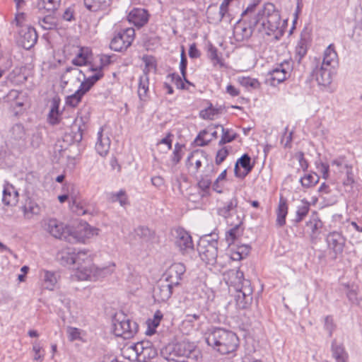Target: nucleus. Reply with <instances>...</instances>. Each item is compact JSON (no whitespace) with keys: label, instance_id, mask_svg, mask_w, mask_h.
<instances>
[{"label":"nucleus","instance_id":"6e6d98bb","mask_svg":"<svg viewBox=\"0 0 362 362\" xmlns=\"http://www.w3.org/2000/svg\"><path fill=\"white\" fill-rule=\"evenodd\" d=\"M318 181L319 177L316 173L305 175L300 180L302 186L307 188L315 185Z\"/></svg>","mask_w":362,"mask_h":362},{"label":"nucleus","instance_id":"20e7f679","mask_svg":"<svg viewBox=\"0 0 362 362\" xmlns=\"http://www.w3.org/2000/svg\"><path fill=\"white\" fill-rule=\"evenodd\" d=\"M192 351L185 342L170 344L160 350V356L168 362H189Z\"/></svg>","mask_w":362,"mask_h":362},{"label":"nucleus","instance_id":"cd10ccee","mask_svg":"<svg viewBox=\"0 0 362 362\" xmlns=\"http://www.w3.org/2000/svg\"><path fill=\"white\" fill-rule=\"evenodd\" d=\"M73 49L76 57L72 59V64L76 66L86 65L90 54V50L88 47H73Z\"/></svg>","mask_w":362,"mask_h":362},{"label":"nucleus","instance_id":"72a5a7b5","mask_svg":"<svg viewBox=\"0 0 362 362\" xmlns=\"http://www.w3.org/2000/svg\"><path fill=\"white\" fill-rule=\"evenodd\" d=\"M112 1V0H83L86 8L93 12L107 10Z\"/></svg>","mask_w":362,"mask_h":362},{"label":"nucleus","instance_id":"39448f33","mask_svg":"<svg viewBox=\"0 0 362 362\" xmlns=\"http://www.w3.org/2000/svg\"><path fill=\"white\" fill-rule=\"evenodd\" d=\"M138 330L136 322L130 320L123 313L117 314L112 320V332L116 337L132 338Z\"/></svg>","mask_w":362,"mask_h":362},{"label":"nucleus","instance_id":"0e129e2a","mask_svg":"<svg viewBox=\"0 0 362 362\" xmlns=\"http://www.w3.org/2000/svg\"><path fill=\"white\" fill-rule=\"evenodd\" d=\"M315 166L317 171L322 174L325 180H327L329 177V165L328 163H323L321 160H317L315 162Z\"/></svg>","mask_w":362,"mask_h":362},{"label":"nucleus","instance_id":"e433bc0d","mask_svg":"<svg viewBox=\"0 0 362 362\" xmlns=\"http://www.w3.org/2000/svg\"><path fill=\"white\" fill-rule=\"evenodd\" d=\"M115 266L114 262H109L108 264L102 267H98L94 264L93 281L105 278L112 274L115 272Z\"/></svg>","mask_w":362,"mask_h":362},{"label":"nucleus","instance_id":"c85d7f7f","mask_svg":"<svg viewBox=\"0 0 362 362\" xmlns=\"http://www.w3.org/2000/svg\"><path fill=\"white\" fill-rule=\"evenodd\" d=\"M103 127L98 132V141L95 144V150L101 156H105L109 152L110 140L108 136L103 135Z\"/></svg>","mask_w":362,"mask_h":362},{"label":"nucleus","instance_id":"a19ab883","mask_svg":"<svg viewBox=\"0 0 362 362\" xmlns=\"http://www.w3.org/2000/svg\"><path fill=\"white\" fill-rule=\"evenodd\" d=\"M332 171L335 174H341L351 167L348 164L344 156H339L333 159L330 163Z\"/></svg>","mask_w":362,"mask_h":362},{"label":"nucleus","instance_id":"aec40b11","mask_svg":"<svg viewBox=\"0 0 362 362\" xmlns=\"http://www.w3.org/2000/svg\"><path fill=\"white\" fill-rule=\"evenodd\" d=\"M129 22L134 25L141 28L148 21V13L144 8H133L128 14Z\"/></svg>","mask_w":362,"mask_h":362},{"label":"nucleus","instance_id":"f03ea898","mask_svg":"<svg viewBox=\"0 0 362 362\" xmlns=\"http://www.w3.org/2000/svg\"><path fill=\"white\" fill-rule=\"evenodd\" d=\"M206 342L214 351L225 355L235 351L238 346V338L232 331L214 327L206 333Z\"/></svg>","mask_w":362,"mask_h":362},{"label":"nucleus","instance_id":"f8f14e48","mask_svg":"<svg viewBox=\"0 0 362 362\" xmlns=\"http://www.w3.org/2000/svg\"><path fill=\"white\" fill-rule=\"evenodd\" d=\"M139 355V362H146L147 360L153 358L157 356V350L153 346L152 342L144 340L134 344L132 349Z\"/></svg>","mask_w":362,"mask_h":362},{"label":"nucleus","instance_id":"c756f323","mask_svg":"<svg viewBox=\"0 0 362 362\" xmlns=\"http://www.w3.org/2000/svg\"><path fill=\"white\" fill-rule=\"evenodd\" d=\"M3 203L6 206H15L18 202V192L12 185H6L3 191Z\"/></svg>","mask_w":362,"mask_h":362},{"label":"nucleus","instance_id":"412c9836","mask_svg":"<svg viewBox=\"0 0 362 362\" xmlns=\"http://www.w3.org/2000/svg\"><path fill=\"white\" fill-rule=\"evenodd\" d=\"M332 69L320 65L313 71V76L320 86H327L332 83Z\"/></svg>","mask_w":362,"mask_h":362},{"label":"nucleus","instance_id":"c9c22d12","mask_svg":"<svg viewBox=\"0 0 362 362\" xmlns=\"http://www.w3.org/2000/svg\"><path fill=\"white\" fill-rule=\"evenodd\" d=\"M37 35L33 28H28L21 35L22 45L26 49L31 48L37 42Z\"/></svg>","mask_w":362,"mask_h":362},{"label":"nucleus","instance_id":"a878e982","mask_svg":"<svg viewBox=\"0 0 362 362\" xmlns=\"http://www.w3.org/2000/svg\"><path fill=\"white\" fill-rule=\"evenodd\" d=\"M288 206L287 201L283 197L279 199L278 207L276 209V226L279 228L286 224V218L288 214Z\"/></svg>","mask_w":362,"mask_h":362},{"label":"nucleus","instance_id":"13d9d810","mask_svg":"<svg viewBox=\"0 0 362 362\" xmlns=\"http://www.w3.org/2000/svg\"><path fill=\"white\" fill-rule=\"evenodd\" d=\"M332 354L334 358L348 355L342 344H338L336 340L332 342Z\"/></svg>","mask_w":362,"mask_h":362},{"label":"nucleus","instance_id":"c03bdc74","mask_svg":"<svg viewBox=\"0 0 362 362\" xmlns=\"http://www.w3.org/2000/svg\"><path fill=\"white\" fill-rule=\"evenodd\" d=\"M59 101L54 98L48 115V121L51 124H58L59 122Z\"/></svg>","mask_w":362,"mask_h":362},{"label":"nucleus","instance_id":"b1692460","mask_svg":"<svg viewBox=\"0 0 362 362\" xmlns=\"http://www.w3.org/2000/svg\"><path fill=\"white\" fill-rule=\"evenodd\" d=\"M214 174V165H207L203 174L198 180V187L203 191L208 190L212 185V178Z\"/></svg>","mask_w":362,"mask_h":362},{"label":"nucleus","instance_id":"09e8293b","mask_svg":"<svg viewBox=\"0 0 362 362\" xmlns=\"http://www.w3.org/2000/svg\"><path fill=\"white\" fill-rule=\"evenodd\" d=\"M238 83L245 88H250L252 89H257L260 87V83L257 78L249 76H239L238 78Z\"/></svg>","mask_w":362,"mask_h":362},{"label":"nucleus","instance_id":"1a4fd4ad","mask_svg":"<svg viewBox=\"0 0 362 362\" xmlns=\"http://www.w3.org/2000/svg\"><path fill=\"white\" fill-rule=\"evenodd\" d=\"M292 71V64L289 61H284L277 64L267 74V80L271 86H276L289 77Z\"/></svg>","mask_w":362,"mask_h":362},{"label":"nucleus","instance_id":"393cba45","mask_svg":"<svg viewBox=\"0 0 362 362\" xmlns=\"http://www.w3.org/2000/svg\"><path fill=\"white\" fill-rule=\"evenodd\" d=\"M4 99L13 108L23 107L26 100L24 94L17 90H10Z\"/></svg>","mask_w":362,"mask_h":362},{"label":"nucleus","instance_id":"774afa93","mask_svg":"<svg viewBox=\"0 0 362 362\" xmlns=\"http://www.w3.org/2000/svg\"><path fill=\"white\" fill-rule=\"evenodd\" d=\"M182 158V146L179 144L175 145V148L171 156V160L174 165H177Z\"/></svg>","mask_w":362,"mask_h":362},{"label":"nucleus","instance_id":"5701e85b","mask_svg":"<svg viewBox=\"0 0 362 362\" xmlns=\"http://www.w3.org/2000/svg\"><path fill=\"white\" fill-rule=\"evenodd\" d=\"M23 217L26 220H32L38 216L41 213V207L37 203L31 199L25 200V204L21 207Z\"/></svg>","mask_w":362,"mask_h":362},{"label":"nucleus","instance_id":"f3484780","mask_svg":"<svg viewBox=\"0 0 362 362\" xmlns=\"http://www.w3.org/2000/svg\"><path fill=\"white\" fill-rule=\"evenodd\" d=\"M326 241L329 249L332 250L336 255L342 253L346 240L341 233L337 231L331 232L327 235Z\"/></svg>","mask_w":362,"mask_h":362},{"label":"nucleus","instance_id":"58836bf2","mask_svg":"<svg viewBox=\"0 0 362 362\" xmlns=\"http://www.w3.org/2000/svg\"><path fill=\"white\" fill-rule=\"evenodd\" d=\"M308 40L305 35L301 34L300 38L296 47L295 59L299 63L307 54Z\"/></svg>","mask_w":362,"mask_h":362},{"label":"nucleus","instance_id":"bb28decb","mask_svg":"<svg viewBox=\"0 0 362 362\" xmlns=\"http://www.w3.org/2000/svg\"><path fill=\"white\" fill-rule=\"evenodd\" d=\"M94 264L78 265L74 272V276L79 281H93Z\"/></svg>","mask_w":362,"mask_h":362},{"label":"nucleus","instance_id":"4468645a","mask_svg":"<svg viewBox=\"0 0 362 362\" xmlns=\"http://www.w3.org/2000/svg\"><path fill=\"white\" fill-rule=\"evenodd\" d=\"M223 279L226 284L230 288L233 287L234 290L243 288L245 282L250 281V280L244 278L243 272L240 271L239 268L229 269L225 272Z\"/></svg>","mask_w":362,"mask_h":362},{"label":"nucleus","instance_id":"e2e57ef3","mask_svg":"<svg viewBox=\"0 0 362 362\" xmlns=\"http://www.w3.org/2000/svg\"><path fill=\"white\" fill-rule=\"evenodd\" d=\"M163 317V315L160 310H158L156 311L153 320H148L149 330L148 331V333L153 334L154 332L155 328L160 325Z\"/></svg>","mask_w":362,"mask_h":362},{"label":"nucleus","instance_id":"7ed1b4c3","mask_svg":"<svg viewBox=\"0 0 362 362\" xmlns=\"http://www.w3.org/2000/svg\"><path fill=\"white\" fill-rule=\"evenodd\" d=\"M197 251L200 258L206 264L214 267L217 270L223 267L221 261L223 257H218V240L213 235H205L199 239Z\"/></svg>","mask_w":362,"mask_h":362},{"label":"nucleus","instance_id":"9b49d317","mask_svg":"<svg viewBox=\"0 0 362 362\" xmlns=\"http://www.w3.org/2000/svg\"><path fill=\"white\" fill-rule=\"evenodd\" d=\"M235 294V300L237 308L245 310L249 308L252 300V288L250 281H245L241 289H237Z\"/></svg>","mask_w":362,"mask_h":362},{"label":"nucleus","instance_id":"dca6fc26","mask_svg":"<svg viewBox=\"0 0 362 362\" xmlns=\"http://www.w3.org/2000/svg\"><path fill=\"white\" fill-rule=\"evenodd\" d=\"M175 244L182 252L192 250L194 247L191 235L182 228L175 230Z\"/></svg>","mask_w":362,"mask_h":362},{"label":"nucleus","instance_id":"338daca9","mask_svg":"<svg viewBox=\"0 0 362 362\" xmlns=\"http://www.w3.org/2000/svg\"><path fill=\"white\" fill-rule=\"evenodd\" d=\"M167 78L174 83L178 89H185V86L182 78L177 74H170L168 75Z\"/></svg>","mask_w":362,"mask_h":362},{"label":"nucleus","instance_id":"de8ad7c7","mask_svg":"<svg viewBox=\"0 0 362 362\" xmlns=\"http://www.w3.org/2000/svg\"><path fill=\"white\" fill-rule=\"evenodd\" d=\"M210 132L212 138H217V132L212 129H205L199 132L198 136L195 139V142L199 146H204L209 144V142L211 140V139H206L204 138L205 135Z\"/></svg>","mask_w":362,"mask_h":362},{"label":"nucleus","instance_id":"473e14b6","mask_svg":"<svg viewBox=\"0 0 362 362\" xmlns=\"http://www.w3.org/2000/svg\"><path fill=\"white\" fill-rule=\"evenodd\" d=\"M75 249L72 247H66L57 253V259L62 265H71L74 264Z\"/></svg>","mask_w":362,"mask_h":362},{"label":"nucleus","instance_id":"4c0bfd02","mask_svg":"<svg viewBox=\"0 0 362 362\" xmlns=\"http://www.w3.org/2000/svg\"><path fill=\"white\" fill-rule=\"evenodd\" d=\"M238 206V200L233 197L218 209V214L225 218L230 217Z\"/></svg>","mask_w":362,"mask_h":362},{"label":"nucleus","instance_id":"7c9ffc66","mask_svg":"<svg viewBox=\"0 0 362 362\" xmlns=\"http://www.w3.org/2000/svg\"><path fill=\"white\" fill-rule=\"evenodd\" d=\"M337 64V54L334 49V47L332 44L329 45L324 52L323 60L322 66L327 68H334Z\"/></svg>","mask_w":362,"mask_h":362},{"label":"nucleus","instance_id":"37998d69","mask_svg":"<svg viewBox=\"0 0 362 362\" xmlns=\"http://www.w3.org/2000/svg\"><path fill=\"white\" fill-rule=\"evenodd\" d=\"M73 211L78 216L90 214L92 212L91 206L85 200L77 202L76 199L73 200Z\"/></svg>","mask_w":362,"mask_h":362},{"label":"nucleus","instance_id":"9d476101","mask_svg":"<svg viewBox=\"0 0 362 362\" xmlns=\"http://www.w3.org/2000/svg\"><path fill=\"white\" fill-rule=\"evenodd\" d=\"M98 229L90 226L87 223L79 225L77 228H71L70 236H69L68 243H76L84 242L86 239L98 235Z\"/></svg>","mask_w":362,"mask_h":362},{"label":"nucleus","instance_id":"680f3d73","mask_svg":"<svg viewBox=\"0 0 362 362\" xmlns=\"http://www.w3.org/2000/svg\"><path fill=\"white\" fill-rule=\"evenodd\" d=\"M240 230L239 225H236L231 228L226 233V240L230 245L234 243L238 236L240 235Z\"/></svg>","mask_w":362,"mask_h":362},{"label":"nucleus","instance_id":"a18cd8bd","mask_svg":"<svg viewBox=\"0 0 362 362\" xmlns=\"http://www.w3.org/2000/svg\"><path fill=\"white\" fill-rule=\"evenodd\" d=\"M108 199L111 202H118L122 206L129 204L128 198L124 190L121 189L118 192H112L108 195Z\"/></svg>","mask_w":362,"mask_h":362},{"label":"nucleus","instance_id":"864d4df0","mask_svg":"<svg viewBox=\"0 0 362 362\" xmlns=\"http://www.w3.org/2000/svg\"><path fill=\"white\" fill-rule=\"evenodd\" d=\"M216 127H221L222 130L221 139L218 142L219 145H223L235 139L236 134L233 133L230 129H225L222 125H217Z\"/></svg>","mask_w":362,"mask_h":362},{"label":"nucleus","instance_id":"6ab92c4d","mask_svg":"<svg viewBox=\"0 0 362 362\" xmlns=\"http://www.w3.org/2000/svg\"><path fill=\"white\" fill-rule=\"evenodd\" d=\"M251 158L248 154H243L235 163L234 173L237 177H245L252 169Z\"/></svg>","mask_w":362,"mask_h":362},{"label":"nucleus","instance_id":"3c124183","mask_svg":"<svg viewBox=\"0 0 362 362\" xmlns=\"http://www.w3.org/2000/svg\"><path fill=\"white\" fill-rule=\"evenodd\" d=\"M88 253V251L86 250H79L77 252H75L76 258H74V264H78V265H83V264H93L90 255Z\"/></svg>","mask_w":362,"mask_h":362},{"label":"nucleus","instance_id":"ddd939ff","mask_svg":"<svg viewBox=\"0 0 362 362\" xmlns=\"http://www.w3.org/2000/svg\"><path fill=\"white\" fill-rule=\"evenodd\" d=\"M187 167L192 173H197L202 165H210L205 153L202 151H194L187 157Z\"/></svg>","mask_w":362,"mask_h":362},{"label":"nucleus","instance_id":"8fccbe9b","mask_svg":"<svg viewBox=\"0 0 362 362\" xmlns=\"http://www.w3.org/2000/svg\"><path fill=\"white\" fill-rule=\"evenodd\" d=\"M250 247L247 245H241L237 248V250L233 251L230 255V259L234 261H239L247 256Z\"/></svg>","mask_w":362,"mask_h":362},{"label":"nucleus","instance_id":"a211bd4d","mask_svg":"<svg viewBox=\"0 0 362 362\" xmlns=\"http://www.w3.org/2000/svg\"><path fill=\"white\" fill-rule=\"evenodd\" d=\"M185 272V267L182 263H174L166 271L165 281L169 282L173 286L179 284L182 276Z\"/></svg>","mask_w":362,"mask_h":362},{"label":"nucleus","instance_id":"69168bd1","mask_svg":"<svg viewBox=\"0 0 362 362\" xmlns=\"http://www.w3.org/2000/svg\"><path fill=\"white\" fill-rule=\"evenodd\" d=\"M322 225V222L317 219L311 220L307 223V226L311 230L313 237H315L319 233V230L321 228Z\"/></svg>","mask_w":362,"mask_h":362},{"label":"nucleus","instance_id":"6e6552de","mask_svg":"<svg viewBox=\"0 0 362 362\" xmlns=\"http://www.w3.org/2000/svg\"><path fill=\"white\" fill-rule=\"evenodd\" d=\"M134 35L135 31L132 28L122 30L112 39L110 47L116 52L126 50L132 45Z\"/></svg>","mask_w":362,"mask_h":362},{"label":"nucleus","instance_id":"4be33fe9","mask_svg":"<svg viewBox=\"0 0 362 362\" xmlns=\"http://www.w3.org/2000/svg\"><path fill=\"white\" fill-rule=\"evenodd\" d=\"M173 285L165 280L160 281L154 291V296L158 301H167L173 293Z\"/></svg>","mask_w":362,"mask_h":362},{"label":"nucleus","instance_id":"ea45409f","mask_svg":"<svg viewBox=\"0 0 362 362\" xmlns=\"http://www.w3.org/2000/svg\"><path fill=\"white\" fill-rule=\"evenodd\" d=\"M61 0H37L36 7L40 11L53 13L59 6Z\"/></svg>","mask_w":362,"mask_h":362},{"label":"nucleus","instance_id":"bf43d9fd","mask_svg":"<svg viewBox=\"0 0 362 362\" xmlns=\"http://www.w3.org/2000/svg\"><path fill=\"white\" fill-rule=\"evenodd\" d=\"M220 113L218 108H215L210 105L208 107L202 110L199 113L200 117L204 119H214V117Z\"/></svg>","mask_w":362,"mask_h":362},{"label":"nucleus","instance_id":"0eeeda50","mask_svg":"<svg viewBox=\"0 0 362 362\" xmlns=\"http://www.w3.org/2000/svg\"><path fill=\"white\" fill-rule=\"evenodd\" d=\"M43 228L53 237L68 242L71 227L64 225L55 218L45 219L42 222Z\"/></svg>","mask_w":362,"mask_h":362},{"label":"nucleus","instance_id":"052dcab7","mask_svg":"<svg viewBox=\"0 0 362 362\" xmlns=\"http://www.w3.org/2000/svg\"><path fill=\"white\" fill-rule=\"evenodd\" d=\"M207 55H208V57L213 62L214 65L218 64L221 66H223L222 59L218 54L217 49L211 45H210L208 47Z\"/></svg>","mask_w":362,"mask_h":362},{"label":"nucleus","instance_id":"f257e3e1","mask_svg":"<svg viewBox=\"0 0 362 362\" xmlns=\"http://www.w3.org/2000/svg\"><path fill=\"white\" fill-rule=\"evenodd\" d=\"M242 21L247 22V26L240 23L234 28V34L238 40L250 37L255 30L274 35L276 39L283 34L280 14L272 3L265 4L257 11L255 5L248 6L242 14Z\"/></svg>","mask_w":362,"mask_h":362},{"label":"nucleus","instance_id":"49530a36","mask_svg":"<svg viewBox=\"0 0 362 362\" xmlns=\"http://www.w3.org/2000/svg\"><path fill=\"white\" fill-rule=\"evenodd\" d=\"M309 210L310 203L305 199L301 200L300 205L297 208L294 221L296 223L300 222L308 215Z\"/></svg>","mask_w":362,"mask_h":362},{"label":"nucleus","instance_id":"423d86ee","mask_svg":"<svg viewBox=\"0 0 362 362\" xmlns=\"http://www.w3.org/2000/svg\"><path fill=\"white\" fill-rule=\"evenodd\" d=\"M93 71L94 74L88 76V78L86 81H83L81 83L78 90H77L74 94L66 97V105L72 107H76L81 102L82 96L90 89L95 82L103 77V74L100 69H95Z\"/></svg>","mask_w":362,"mask_h":362},{"label":"nucleus","instance_id":"4d7b16f0","mask_svg":"<svg viewBox=\"0 0 362 362\" xmlns=\"http://www.w3.org/2000/svg\"><path fill=\"white\" fill-rule=\"evenodd\" d=\"M143 62L145 64V67L143 70V74L148 75V73L151 71L156 69V63L155 58L150 55H144L142 58Z\"/></svg>","mask_w":362,"mask_h":362},{"label":"nucleus","instance_id":"79ce46f5","mask_svg":"<svg viewBox=\"0 0 362 362\" xmlns=\"http://www.w3.org/2000/svg\"><path fill=\"white\" fill-rule=\"evenodd\" d=\"M206 16L210 23H216L220 22L225 15L221 12L216 5H210L206 10Z\"/></svg>","mask_w":362,"mask_h":362},{"label":"nucleus","instance_id":"2eb2a0df","mask_svg":"<svg viewBox=\"0 0 362 362\" xmlns=\"http://www.w3.org/2000/svg\"><path fill=\"white\" fill-rule=\"evenodd\" d=\"M90 75V73L88 71V67L85 71H83L78 68L70 66L66 68L61 76V80L65 84L74 81L82 83L83 81H86Z\"/></svg>","mask_w":362,"mask_h":362},{"label":"nucleus","instance_id":"603ef678","mask_svg":"<svg viewBox=\"0 0 362 362\" xmlns=\"http://www.w3.org/2000/svg\"><path fill=\"white\" fill-rule=\"evenodd\" d=\"M39 25L44 30H52L54 29L57 24L54 17L48 14L45 17L39 19Z\"/></svg>","mask_w":362,"mask_h":362},{"label":"nucleus","instance_id":"5fc2aeb1","mask_svg":"<svg viewBox=\"0 0 362 362\" xmlns=\"http://www.w3.org/2000/svg\"><path fill=\"white\" fill-rule=\"evenodd\" d=\"M11 138L16 141L24 140L25 131L22 124H16L11 129Z\"/></svg>","mask_w":362,"mask_h":362},{"label":"nucleus","instance_id":"2f4dec72","mask_svg":"<svg viewBox=\"0 0 362 362\" xmlns=\"http://www.w3.org/2000/svg\"><path fill=\"white\" fill-rule=\"evenodd\" d=\"M40 277L43 281L44 287L49 291H53L58 281V276L56 272L48 270H42Z\"/></svg>","mask_w":362,"mask_h":362},{"label":"nucleus","instance_id":"f704fd0d","mask_svg":"<svg viewBox=\"0 0 362 362\" xmlns=\"http://www.w3.org/2000/svg\"><path fill=\"white\" fill-rule=\"evenodd\" d=\"M149 77L147 74H142L139 79L138 95L141 100L146 101L148 98Z\"/></svg>","mask_w":362,"mask_h":362}]
</instances>
